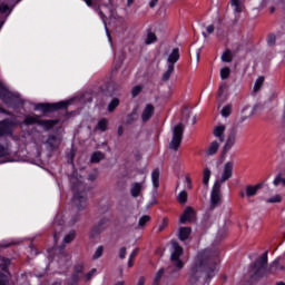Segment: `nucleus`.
<instances>
[{"instance_id":"obj_64","label":"nucleus","mask_w":285,"mask_h":285,"mask_svg":"<svg viewBox=\"0 0 285 285\" xmlns=\"http://www.w3.org/2000/svg\"><path fill=\"white\" fill-rule=\"evenodd\" d=\"M276 285H285V283H282V282H281V283H277Z\"/></svg>"},{"instance_id":"obj_59","label":"nucleus","mask_w":285,"mask_h":285,"mask_svg":"<svg viewBox=\"0 0 285 285\" xmlns=\"http://www.w3.org/2000/svg\"><path fill=\"white\" fill-rule=\"evenodd\" d=\"M108 9H109V12H112V0H109Z\"/></svg>"},{"instance_id":"obj_53","label":"nucleus","mask_w":285,"mask_h":285,"mask_svg":"<svg viewBox=\"0 0 285 285\" xmlns=\"http://www.w3.org/2000/svg\"><path fill=\"white\" fill-rule=\"evenodd\" d=\"M166 225H167L166 219H164L163 223H161V225L158 226L159 233H161V230H164V228H166Z\"/></svg>"},{"instance_id":"obj_32","label":"nucleus","mask_w":285,"mask_h":285,"mask_svg":"<svg viewBox=\"0 0 285 285\" xmlns=\"http://www.w3.org/2000/svg\"><path fill=\"white\" fill-rule=\"evenodd\" d=\"M282 199H283L282 195L276 194V195L267 198L266 203L267 204H282Z\"/></svg>"},{"instance_id":"obj_20","label":"nucleus","mask_w":285,"mask_h":285,"mask_svg":"<svg viewBox=\"0 0 285 285\" xmlns=\"http://www.w3.org/2000/svg\"><path fill=\"white\" fill-rule=\"evenodd\" d=\"M229 6L233 8L234 14L244 12V0H230Z\"/></svg>"},{"instance_id":"obj_57","label":"nucleus","mask_w":285,"mask_h":285,"mask_svg":"<svg viewBox=\"0 0 285 285\" xmlns=\"http://www.w3.org/2000/svg\"><path fill=\"white\" fill-rule=\"evenodd\" d=\"M81 271H83V265H78L76 267V273H81Z\"/></svg>"},{"instance_id":"obj_19","label":"nucleus","mask_w":285,"mask_h":285,"mask_svg":"<svg viewBox=\"0 0 285 285\" xmlns=\"http://www.w3.org/2000/svg\"><path fill=\"white\" fill-rule=\"evenodd\" d=\"M224 132H226V126L224 125L216 126L213 130L214 137H216L220 142H224V139H226Z\"/></svg>"},{"instance_id":"obj_8","label":"nucleus","mask_w":285,"mask_h":285,"mask_svg":"<svg viewBox=\"0 0 285 285\" xmlns=\"http://www.w3.org/2000/svg\"><path fill=\"white\" fill-rule=\"evenodd\" d=\"M153 117H155V106L153 102L144 104L140 109V119L142 124H148Z\"/></svg>"},{"instance_id":"obj_50","label":"nucleus","mask_w":285,"mask_h":285,"mask_svg":"<svg viewBox=\"0 0 285 285\" xmlns=\"http://www.w3.org/2000/svg\"><path fill=\"white\" fill-rule=\"evenodd\" d=\"M275 41H276L275 35H269L267 38L268 46H273V43H275Z\"/></svg>"},{"instance_id":"obj_21","label":"nucleus","mask_w":285,"mask_h":285,"mask_svg":"<svg viewBox=\"0 0 285 285\" xmlns=\"http://www.w3.org/2000/svg\"><path fill=\"white\" fill-rule=\"evenodd\" d=\"M242 112H243L242 121H246V119H250V117L255 115V107L247 105L243 108Z\"/></svg>"},{"instance_id":"obj_46","label":"nucleus","mask_w":285,"mask_h":285,"mask_svg":"<svg viewBox=\"0 0 285 285\" xmlns=\"http://www.w3.org/2000/svg\"><path fill=\"white\" fill-rule=\"evenodd\" d=\"M104 255V246H99L95 254H94V259H99Z\"/></svg>"},{"instance_id":"obj_30","label":"nucleus","mask_w":285,"mask_h":285,"mask_svg":"<svg viewBox=\"0 0 285 285\" xmlns=\"http://www.w3.org/2000/svg\"><path fill=\"white\" fill-rule=\"evenodd\" d=\"M104 159V153L96 151L91 155V164H99Z\"/></svg>"},{"instance_id":"obj_26","label":"nucleus","mask_w":285,"mask_h":285,"mask_svg":"<svg viewBox=\"0 0 285 285\" xmlns=\"http://www.w3.org/2000/svg\"><path fill=\"white\" fill-rule=\"evenodd\" d=\"M96 130H99L100 132H106V130H108V119H100L96 126Z\"/></svg>"},{"instance_id":"obj_23","label":"nucleus","mask_w":285,"mask_h":285,"mask_svg":"<svg viewBox=\"0 0 285 285\" xmlns=\"http://www.w3.org/2000/svg\"><path fill=\"white\" fill-rule=\"evenodd\" d=\"M190 233H191V230L189 227H180L178 237L181 242H186V239H188V237H190Z\"/></svg>"},{"instance_id":"obj_42","label":"nucleus","mask_w":285,"mask_h":285,"mask_svg":"<svg viewBox=\"0 0 285 285\" xmlns=\"http://www.w3.org/2000/svg\"><path fill=\"white\" fill-rule=\"evenodd\" d=\"M222 61L230 63V61H233V53L230 51H226L225 53H223Z\"/></svg>"},{"instance_id":"obj_1","label":"nucleus","mask_w":285,"mask_h":285,"mask_svg":"<svg viewBox=\"0 0 285 285\" xmlns=\"http://www.w3.org/2000/svg\"><path fill=\"white\" fill-rule=\"evenodd\" d=\"M219 271V258L210 249H203L197 253L189 269L190 284H197L204 275L215 277Z\"/></svg>"},{"instance_id":"obj_4","label":"nucleus","mask_w":285,"mask_h":285,"mask_svg":"<svg viewBox=\"0 0 285 285\" xmlns=\"http://www.w3.org/2000/svg\"><path fill=\"white\" fill-rule=\"evenodd\" d=\"M233 168H235V163L229 160L223 165L220 170V175L217 176L215 184L222 186V184H226L228 179L233 178Z\"/></svg>"},{"instance_id":"obj_14","label":"nucleus","mask_w":285,"mask_h":285,"mask_svg":"<svg viewBox=\"0 0 285 285\" xmlns=\"http://www.w3.org/2000/svg\"><path fill=\"white\" fill-rule=\"evenodd\" d=\"M10 266V259H6L3 264L1 265L2 271H4L3 274L0 273V285H11L9 279L8 271H6Z\"/></svg>"},{"instance_id":"obj_58","label":"nucleus","mask_w":285,"mask_h":285,"mask_svg":"<svg viewBox=\"0 0 285 285\" xmlns=\"http://www.w3.org/2000/svg\"><path fill=\"white\" fill-rule=\"evenodd\" d=\"M146 283V279L144 277H140L138 279V284L137 285H144Z\"/></svg>"},{"instance_id":"obj_12","label":"nucleus","mask_w":285,"mask_h":285,"mask_svg":"<svg viewBox=\"0 0 285 285\" xmlns=\"http://www.w3.org/2000/svg\"><path fill=\"white\" fill-rule=\"evenodd\" d=\"M262 188V184H257V185H247L245 187V191H240L239 196L240 197H247L250 199V197H255V195H257V193H259V189Z\"/></svg>"},{"instance_id":"obj_52","label":"nucleus","mask_w":285,"mask_h":285,"mask_svg":"<svg viewBox=\"0 0 285 285\" xmlns=\"http://www.w3.org/2000/svg\"><path fill=\"white\" fill-rule=\"evenodd\" d=\"M95 273H97V269H91L87 275H86V277H87V281L88 279H90L91 277H92V275H95Z\"/></svg>"},{"instance_id":"obj_38","label":"nucleus","mask_w":285,"mask_h":285,"mask_svg":"<svg viewBox=\"0 0 285 285\" xmlns=\"http://www.w3.org/2000/svg\"><path fill=\"white\" fill-rule=\"evenodd\" d=\"M273 184L274 186H285V177L282 175L276 176Z\"/></svg>"},{"instance_id":"obj_44","label":"nucleus","mask_w":285,"mask_h":285,"mask_svg":"<svg viewBox=\"0 0 285 285\" xmlns=\"http://www.w3.org/2000/svg\"><path fill=\"white\" fill-rule=\"evenodd\" d=\"M118 106H119V99L114 98V99L110 101L109 106H108L109 112H112V111L115 110V108H117Z\"/></svg>"},{"instance_id":"obj_2","label":"nucleus","mask_w":285,"mask_h":285,"mask_svg":"<svg viewBox=\"0 0 285 285\" xmlns=\"http://www.w3.org/2000/svg\"><path fill=\"white\" fill-rule=\"evenodd\" d=\"M33 124H39V126H42L45 130H50V128H53V126L57 124V120H41L37 115H27L23 121H19L17 119H6L0 122V137L2 135H10L14 126H20V128H23V126H33Z\"/></svg>"},{"instance_id":"obj_45","label":"nucleus","mask_w":285,"mask_h":285,"mask_svg":"<svg viewBox=\"0 0 285 285\" xmlns=\"http://www.w3.org/2000/svg\"><path fill=\"white\" fill-rule=\"evenodd\" d=\"M206 31H203V37H205V39L208 37V35H213V32H215V26L209 24L205 28Z\"/></svg>"},{"instance_id":"obj_62","label":"nucleus","mask_w":285,"mask_h":285,"mask_svg":"<svg viewBox=\"0 0 285 285\" xmlns=\"http://www.w3.org/2000/svg\"><path fill=\"white\" fill-rule=\"evenodd\" d=\"M124 132V128L119 127L118 128V135H121Z\"/></svg>"},{"instance_id":"obj_43","label":"nucleus","mask_w":285,"mask_h":285,"mask_svg":"<svg viewBox=\"0 0 285 285\" xmlns=\"http://www.w3.org/2000/svg\"><path fill=\"white\" fill-rule=\"evenodd\" d=\"M148 222H150V216L144 215L140 217V219L138 222V226L141 228V227L146 226V224H148Z\"/></svg>"},{"instance_id":"obj_41","label":"nucleus","mask_w":285,"mask_h":285,"mask_svg":"<svg viewBox=\"0 0 285 285\" xmlns=\"http://www.w3.org/2000/svg\"><path fill=\"white\" fill-rule=\"evenodd\" d=\"M230 76V68L224 67L220 69V79H228Z\"/></svg>"},{"instance_id":"obj_13","label":"nucleus","mask_w":285,"mask_h":285,"mask_svg":"<svg viewBox=\"0 0 285 285\" xmlns=\"http://www.w3.org/2000/svg\"><path fill=\"white\" fill-rule=\"evenodd\" d=\"M20 0H17L16 3H19ZM12 8H14V0H8V2H6V0H0V13L1 14H6L8 12V14H10V12H12Z\"/></svg>"},{"instance_id":"obj_6","label":"nucleus","mask_w":285,"mask_h":285,"mask_svg":"<svg viewBox=\"0 0 285 285\" xmlns=\"http://www.w3.org/2000/svg\"><path fill=\"white\" fill-rule=\"evenodd\" d=\"M171 264L177 268V271H181L184 268V262L179 257L184 255V248L177 244V242L171 243Z\"/></svg>"},{"instance_id":"obj_15","label":"nucleus","mask_w":285,"mask_h":285,"mask_svg":"<svg viewBox=\"0 0 285 285\" xmlns=\"http://www.w3.org/2000/svg\"><path fill=\"white\" fill-rule=\"evenodd\" d=\"M285 271V263L282 262V258H277L274 261L271 266L268 272L269 273H282Z\"/></svg>"},{"instance_id":"obj_5","label":"nucleus","mask_w":285,"mask_h":285,"mask_svg":"<svg viewBox=\"0 0 285 285\" xmlns=\"http://www.w3.org/2000/svg\"><path fill=\"white\" fill-rule=\"evenodd\" d=\"M72 104V100H65L55 104H38L35 106V110L40 112H52V110H60V108H68Z\"/></svg>"},{"instance_id":"obj_28","label":"nucleus","mask_w":285,"mask_h":285,"mask_svg":"<svg viewBox=\"0 0 285 285\" xmlns=\"http://www.w3.org/2000/svg\"><path fill=\"white\" fill-rule=\"evenodd\" d=\"M70 183L73 185V188L77 190L79 188V190L82 189L81 186V178H78L77 176H75V174L71 176L70 178Z\"/></svg>"},{"instance_id":"obj_31","label":"nucleus","mask_w":285,"mask_h":285,"mask_svg":"<svg viewBox=\"0 0 285 285\" xmlns=\"http://www.w3.org/2000/svg\"><path fill=\"white\" fill-rule=\"evenodd\" d=\"M174 71H175V66H173V65H167V70H166V72L163 75L164 81H168V80L170 79V75H173Z\"/></svg>"},{"instance_id":"obj_17","label":"nucleus","mask_w":285,"mask_h":285,"mask_svg":"<svg viewBox=\"0 0 285 285\" xmlns=\"http://www.w3.org/2000/svg\"><path fill=\"white\" fill-rule=\"evenodd\" d=\"M179 61V48H174L167 56V66H175Z\"/></svg>"},{"instance_id":"obj_27","label":"nucleus","mask_w":285,"mask_h":285,"mask_svg":"<svg viewBox=\"0 0 285 285\" xmlns=\"http://www.w3.org/2000/svg\"><path fill=\"white\" fill-rule=\"evenodd\" d=\"M151 181H153L154 188H159V169H155L151 173Z\"/></svg>"},{"instance_id":"obj_33","label":"nucleus","mask_w":285,"mask_h":285,"mask_svg":"<svg viewBox=\"0 0 285 285\" xmlns=\"http://www.w3.org/2000/svg\"><path fill=\"white\" fill-rule=\"evenodd\" d=\"M262 86H264V77H258L254 83V92H259L262 90Z\"/></svg>"},{"instance_id":"obj_51","label":"nucleus","mask_w":285,"mask_h":285,"mask_svg":"<svg viewBox=\"0 0 285 285\" xmlns=\"http://www.w3.org/2000/svg\"><path fill=\"white\" fill-rule=\"evenodd\" d=\"M120 259H126V247H121L119 250Z\"/></svg>"},{"instance_id":"obj_47","label":"nucleus","mask_w":285,"mask_h":285,"mask_svg":"<svg viewBox=\"0 0 285 285\" xmlns=\"http://www.w3.org/2000/svg\"><path fill=\"white\" fill-rule=\"evenodd\" d=\"M75 239V232H70L68 235L65 236L63 243L65 244H70Z\"/></svg>"},{"instance_id":"obj_24","label":"nucleus","mask_w":285,"mask_h":285,"mask_svg":"<svg viewBox=\"0 0 285 285\" xmlns=\"http://www.w3.org/2000/svg\"><path fill=\"white\" fill-rule=\"evenodd\" d=\"M236 137L235 134H232L228 136L225 146H224V153H228L233 146H235Z\"/></svg>"},{"instance_id":"obj_7","label":"nucleus","mask_w":285,"mask_h":285,"mask_svg":"<svg viewBox=\"0 0 285 285\" xmlns=\"http://www.w3.org/2000/svg\"><path fill=\"white\" fill-rule=\"evenodd\" d=\"M184 137V125L179 124L174 127L173 139L169 142L170 150H178L181 146V139Z\"/></svg>"},{"instance_id":"obj_29","label":"nucleus","mask_w":285,"mask_h":285,"mask_svg":"<svg viewBox=\"0 0 285 285\" xmlns=\"http://www.w3.org/2000/svg\"><path fill=\"white\" fill-rule=\"evenodd\" d=\"M47 144L51 147V148H57V146H59V144H61V139L57 138L55 136H50L49 139L47 140Z\"/></svg>"},{"instance_id":"obj_55","label":"nucleus","mask_w":285,"mask_h":285,"mask_svg":"<svg viewBox=\"0 0 285 285\" xmlns=\"http://www.w3.org/2000/svg\"><path fill=\"white\" fill-rule=\"evenodd\" d=\"M159 0H150L149 1V7L150 8H155V6H157V2H158Z\"/></svg>"},{"instance_id":"obj_61","label":"nucleus","mask_w":285,"mask_h":285,"mask_svg":"<svg viewBox=\"0 0 285 285\" xmlns=\"http://www.w3.org/2000/svg\"><path fill=\"white\" fill-rule=\"evenodd\" d=\"M87 6H92V0H83Z\"/></svg>"},{"instance_id":"obj_40","label":"nucleus","mask_w":285,"mask_h":285,"mask_svg":"<svg viewBox=\"0 0 285 285\" xmlns=\"http://www.w3.org/2000/svg\"><path fill=\"white\" fill-rule=\"evenodd\" d=\"M163 276H164V268H160V269L156 273V275H155V277H154V285H159V282H160V279H161Z\"/></svg>"},{"instance_id":"obj_11","label":"nucleus","mask_w":285,"mask_h":285,"mask_svg":"<svg viewBox=\"0 0 285 285\" xmlns=\"http://www.w3.org/2000/svg\"><path fill=\"white\" fill-rule=\"evenodd\" d=\"M222 185L214 184L210 195V206L215 208L219 202H222V194H220Z\"/></svg>"},{"instance_id":"obj_22","label":"nucleus","mask_w":285,"mask_h":285,"mask_svg":"<svg viewBox=\"0 0 285 285\" xmlns=\"http://www.w3.org/2000/svg\"><path fill=\"white\" fill-rule=\"evenodd\" d=\"M106 224H108V218L100 219V222L98 223V225L96 227H94L91 233H94V235H99V234L104 233L106 230Z\"/></svg>"},{"instance_id":"obj_35","label":"nucleus","mask_w":285,"mask_h":285,"mask_svg":"<svg viewBox=\"0 0 285 285\" xmlns=\"http://www.w3.org/2000/svg\"><path fill=\"white\" fill-rule=\"evenodd\" d=\"M210 175H212L210 169L205 168L204 169V175H203V184L205 186H208V181H210Z\"/></svg>"},{"instance_id":"obj_16","label":"nucleus","mask_w":285,"mask_h":285,"mask_svg":"<svg viewBox=\"0 0 285 285\" xmlns=\"http://www.w3.org/2000/svg\"><path fill=\"white\" fill-rule=\"evenodd\" d=\"M193 219H195V209H193V207H186L185 212L180 216V224L193 222Z\"/></svg>"},{"instance_id":"obj_25","label":"nucleus","mask_w":285,"mask_h":285,"mask_svg":"<svg viewBox=\"0 0 285 285\" xmlns=\"http://www.w3.org/2000/svg\"><path fill=\"white\" fill-rule=\"evenodd\" d=\"M217 150H219V142H217V140H214L210 142V145L207 148V155L209 156L217 155Z\"/></svg>"},{"instance_id":"obj_10","label":"nucleus","mask_w":285,"mask_h":285,"mask_svg":"<svg viewBox=\"0 0 285 285\" xmlns=\"http://www.w3.org/2000/svg\"><path fill=\"white\" fill-rule=\"evenodd\" d=\"M72 204L73 206H76V208H78V210H83L88 206L86 193H76L73 196Z\"/></svg>"},{"instance_id":"obj_49","label":"nucleus","mask_w":285,"mask_h":285,"mask_svg":"<svg viewBox=\"0 0 285 285\" xmlns=\"http://www.w3.org/2000/svg\"><path fill=\"white\" fill-rule=\"evenodd\" d=\"M6 155H10V149L0 145V157H3Z\"/></svg>"},{"instance_id":"obj_37","label":"nucleus","mask_w":285,"mask_h":285,"mask_svg":"<svg viewBox=\"0 0 285 285\" xmlns=\"http://www.w3.org/2000/svg\"><path fill=\"white\" fill-rule=\"evenodd\" d=\"M178 202L179 204H186V202H188V193H186V190H183L178 194Z\"/></svg>"},{"instance_id":"obj_34","label":"nucleus","mask_w":285,"mask_h":285,"mask_svg":"<svg viewBox=\"0 0 285 285\" xmlns=\"http://www.w3.org/2000/svg\"><path fill=\"white\" fill-rule=\"evenodd\" d=\"M157 41V36L154 32H148L145 39L146 46H150V43H155Z\"/></svg>"},{"instance_id":"obj_9","label":"nucleus","mask_w":285,"mask_h":285,"mask_svg":"<svg viewBox=\"0 0 285 285\" xmlns=\"http://www.w3.org/2000/svg\"><path fill=\"white\" fill-rule=\"evenodd\" d=\"M268 264V252H265L256 262L254 267L252 268L253 275H262L264 273V268Z\"/></svg>"},{"instance_id":"obj_54","label":"nucleus","mask_w":285,"mask_h":285,"mask_svg":"<svg viewBox=\"0 0 285 285\" xmlns=\"http://www.w3.org/2000/svg\"><path fill=\"white\" fill-rule=\"evenodd\" d=\"M226 90V85H222L219 90H218V95H224V91Z\"/></svg>"},{"instance_id":"obj_18","label":"nucleus","mask_w":285,"mask_h":285,"mask_svg":"<svg viewBox=\"0 0 285 285\" xmlns=\"http://www.w3.org/2000/svg\"><path fill=\"white\" fill-rule=\"evenodd\" d=\"M144 181L141 183H134L130 187V195L131 197H141V190H144Z\"/></svg>"},{"instance_id":"obj_60","label":"nucleus","mask_w":285,"mask_h":285,"mask_svg":"<svg viewBox=\"0 0 285 285\" xmlns=\"http://www.w3.org/2000/svg\"><path fill=\"white\" fill-rule=\"evenodd\" d=\"M135 3V0H127V7L130 8Z\"/></svg>"},{"instance_id":"obj_36","label":"nucleus","mask_w":285,"mask_h":285,"mask_svg":"<svg viewBox=\"0 0 285 285\" xmlns=\"http://www.w3.org/2000/svg\"><path fill=\"white\" fill-rule=\"evenodd\" d=\"M230 112H233V106L232 105H227L225 107H223L220 115L223 117H230Z\"/></svg>"},{"instance_id":"obj_39","label":"nucleus","mask_w":285,"mask_h":285,"mask_svg":"<svg viewBox=\"0 0 285 285\" xmlns=\"http://www.w3.org/2000/svg\"><path fill=\"white\" fill-rule=\"evenodd\" d=\"M137 253H138V249H134L131 252V254L129 255V259H128V267L129 268H132L135 258L137 257Z\"/></svg>"},{"instance_id":"obj_3","label":"nucleus","mask_w":285,"mask_h":285,"mask_svg":"<svg viewBox=\"0 0 285 285\" xmlns=\"http://www.w3.org/2000/svg\"><path fill=\"white\" fill-rule=\"evenodd\" d=\"M0 98L4 104L12 108H21V105L23 104V98H21L19 94L8 90L3 82H0Z\"/></svg>"},{"instance_id":"obj_63","label":"nucleus","mask_w":285,"mask_h":285,"mask_svg":"<svg viewBox=\"0 0 285 285\" xmlns=\"http://www.w3.org/2000/svg\"><path fill=\"white\" fill-rule=\"evenodd\" d=\"M115 285H126V283H124V282H118V283H116Z\"/></svg>"},{"instance_id":"obj_48","label":"nucleus","mask_w":285,"mask_h":285,"mask_svg":"<svg viewBox=\"0 0 285 285\" xmlns=\"http://www.w3.org/2000/svg\"><path fill=\"white\" fill-rule=\"evenodd\" d=\"M142 90V87L141 86H136L131 89V95L132 97H137Z\"/></svg>"},{"instance_id":"obj_56","label":"nucleus","mask_w":285,"mask_h":285,"mask_svg":"<svg viewBox=\"0 0 285 285\" xmlns=\"http://www.w3.org/2000/svg\"><path fill=\"white\" fill-rule=\"evenodd\" d=\"M185 186H187V188H190V178H185Z\"/></svg>"}]
</instances>
